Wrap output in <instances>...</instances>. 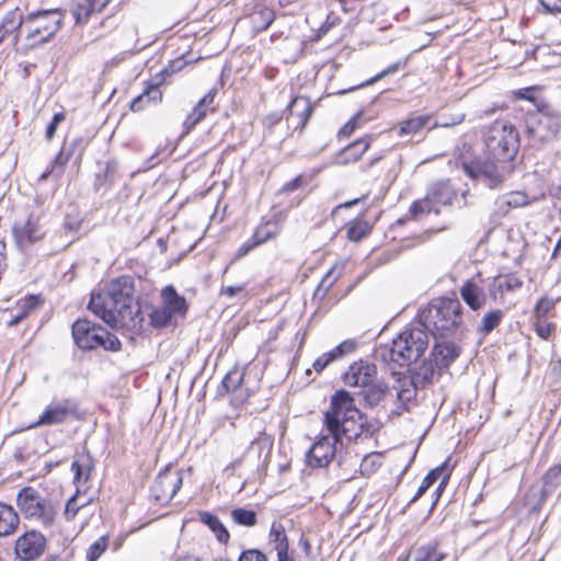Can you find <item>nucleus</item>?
I'll return each mask as SVG.
<instances>
[{"label": "nucleus", "mask_w": 561, "mask_h": 561, "mask_svg": "<svg viewBox=\"0 0 561 561\" xmlns=\"http://www.w3.org/2000/svg\"><path fill=\"white\" fill-rule=\"evenodd\" d=\"M95 2H78L76 8L72 10V15L76 20V23L81 24L87 22L90 14L94 10Z\"/></svg>", "instance_id": "nucleus-45"}, {"label": "nucleus", "mask_w": 561, "mask_h": 561, "mask_svg": "<svg viewBox=\"0 0 561 561\" xmlns=\"http://www.w3.org/2000/svg\"><path fill=\"white\" fill-rule=\"evenodd\" d=\"M504 312L500 309L489 311L485 313L478 327V332L483 335L491 333L503 320Z\"/></svg>", "instance_id": "nucleus-35"}, {"label": "nucleus", "mask_w": 561, "mask_h": 561, "mask_svg": "<svg viewBox=\"0 0 561 561\" xmlns=\"http://www.w3.org/2000/svg\"><path fill=\"white\" fill-rule=\"evenodd\" d=\"M550 373L554 378L561 377V358L552 359L550 363Z\"/></svg>", "instance_id": "nucleus-62"}, {"label": "nucleus", "mask_w": 561, "mask_h": 561, "mask_svg": "<svg viewBox=\"0 0 561 561\" xmlns=\"http://www.w3.org/2000/svg\"><path fill=\"white\" fill-rule=\"evenodd\" d=\"M301 186H302V175H297L291 181H288L287 183H285L282 191L285 193H289V192L298 190Z\"/></svg>", "instance_id": "nucleus-60"}, {"label": "nucleus", "mask_w": 561, "mask_h": 561, "mask_svg": "<svg viewBox=\"0 0 561 561\" xmlns=\"http://www.w3.org/2000/svg\"><path fill=\"white\" fill-rule=\"evenodd\" d=\"M19 515L11 505L0 503V537L10 536L19 526Z\"/></svg>", "instance_id": "nucleus-27"}, {"label": "nucleus", "mask_w": 561, "mask_h": 561, "mask_svg": "<svg viewBox=\"0 0 561 561\" xmlns=\"http://www.w3.org/2000/svg\"><path fill=\"white\" fill-rule=\"evenodd\" d=\"M360 468H362V472H367L369 470H373V468H374V457H371V456L364 457V459L362 461V465H360Z\"/></svg>", "instance_id": "nucleus-64"}, {"label": "nucleus", "mask_w": 561, "mask_h": 561, "mask_svg": "<svg viewBox=\"0 0 561 561\" xmlns=\"http://www.w3.org/2000/svg\"><path fill=\"white\" fill-rule=\"evenodd\" d=\"M369 232V226L366 221H356L347 229V238L357 242L365 238Z\"/></svg>", "instance_id": "nucleus-46"}, {"label": "nucleus", "mask_w": 561, "mask_h": 561, "mask_svg": "<svg viewBox=\"0 0 561 561\" xmlns=\"http://www.w3.org/2000/svg\"><path fill=\"white\" fill-rule=\"evenodd\" d=\"M75 343L82 350L103 347L106 351H118L122 346L116 335L87 319H79L72 324Z\"/></svg>", "instance_id": "nucleus-6"}, {"label": "nucleus", "mask_w": 561, "mask_h": 561, "mask_svg": "<svg viewBox=\"0 0 561 561\" xmlns=\"http://www.w3.org/2000/svg\"><path fill=\"white\" fill-rule=\"evenodd\" d=\"M217 95V89H210L194 106L191 113L187 114L183 127L188 133L195 125L205 118L208 112H214V100Z\"/></svg>", "instance_id": "nucleus-19"}, {"label": "nucleus", "mask_w": 561, "mask_h": 561, "mask_svg": "<svg viewBox=\"0 0 561 561\" xmlns=\"http://www.w3.org/2000/svg\"><path fill=\"white\" fill-rule=\"evenodd\" d=\"M273 437L262 432L259 434L256 438L252 440L251 445L248 448V454H255L260 459L262 454L265 453L263 461H266V458L273 448Z\"/></svg>", "instance_id": "nucleus-32"}, {"label": "nucleus", "mask_w": 561, "mask_h": 561, "mask_svg": "<svg viewBox=\"0 0 561 561\" xmlns=\"http://www.w3.org/2000/svg\"><path fill=\"white\" fill-rule=\"evenodd\" d=\"M446 463H443L442 466L437 467L436 469L432 470L427 476L423 479L421 485L417 489L416 494L411 500L412 502L420 499L427 490L428 488L439 479V477L446 471Z\"/></svg>", "instance_id": "nucleus-39"}, {"label": "nucleus", "mask_w": 561, "mask_h": 561, "mask_svg": "<svg viewBox=\"0 0 561 561\" xmlns=\"http://www.w3.org/2000/svg\"><path fill=\"white\" fill-rule=\"evenodd\" d=\"M485 147L489 154L499 162L510 163L519 149V133L505 122H495L485 136Z\"/></svg>", "instance_id": "nucleus-5"}, {"label": "nucleus", "mask_w": 561, "mask_h": 561, "mask_svg": "<svg viewBox=\"0 0 561 561\" xmlns=\"http://www.w3.org/2000/svg\"><path fill=\"white\" fill-rule=\"evenodd\" d=\"M428 347V335L422 328L403 330L392 341L389 358L399 366H408L421 358Z\"/></svg>", "instance_id": "nucleus-4"}, {"label": "nucleus", "mask_w": 561, "mask_h": 561, "mask_svg": "<svg viewBox=\"0 0 561 561\" xmlns=\"http://www.w3.org/2000/svg\"><path fill=\"white\" fill-rule=\"evenodd\" d=\"M287 110L290 117L299 118V125L301 129L308 123L313 111L310 100L306 96H295L287 106Z\"/></svg>", "instance_id": "nucleus-26"}, {"label": "nucleus", "mask_w": 561, "mask_h": 561, "mask_svg": "<svg viewBox=\"0 0 561 561\" xmlns=\"http://www.w3.org/2000/svg\"><path fill=\"white\" fill-rule=\"evenodd\" d=\"M461 353L455 343H437L432 351L433 360L438 370L447 368Z\"/></svg>", "instance_id": "nucleus-23"}, {"label": "nucleus", "mask_w": 561, "mask_h": 561, "mask_svg": "<svg viewBox=\"0 0 561 561\" xmlns=\"http://www.w3.org/2000/svg\"><path fill=\"white\" fill-rule=\"evenodd\" d=\"M430 116L427 115L408 118L400 124L399 135H416L426 126Z\"/></svg>", "instance_id": "nucleus-36"}, {"label": "nucleus", "mask_w": 561, "mask_h": 561, "mask_svg": "<svg viewBox=\"0 0 561 561\" xmlns=\"http://www.w3.org/2000/svg\"><path fill=\"white\" fill-rule=\"evenodd\" d=\"M242 290V286H227L221 288L220 294L231 298L238 293H241Z\"/></svg>", "instance_id": "nucleus-63"}, {"label": "nucleus", "mask_w": 561, "mask_h": 561, "mask_svg": "<svg viewBox=\"0 0 561 561\" xmlns=\"http://www.w3.org/2000/svg\"><path fill=\"white\" fill-rule=\"evenodd\" d=\"M495 284L500 291H514L523 286V280L515 274H508L496 279Z\"/></svg>", "instance_id": "nucleus-43"}, {"label": "nucleus", "mask_w": 561, "mask_h": 561, "mask_svg": "<svg viewBox=\"0 0 561 561\" xmlns=\"http://www.w3.org/2000/svg\"><path fill=\"white\" fill-rule=\"evenodd\" d=\"M432 211H434L433 206L428 204L425 197L423 199L414 202L410 207V213L413 217H416L420 214H428Z\"/></svg>", "instance_id": "nucleus-52"}, {"label": "nucleus", "mask_w": 561, "mask_h": 561, "mask_svg": "<svg viewBox=\"0 0 561 561\" xmlns=\"http://www.w3.org/2000/svg\"><path fill=\"white\" fill-rule=\"evenodd\" d=\"M348 410H357L354 398L345 390L336 391L331 398L330 409L324 413V426L332 435L348 419Z\"/></svg>", "instance_id": "nucleus-10"}, {"label": "nucleus", "mask_w": 561, "mask_h": 561, "mask_svg": "<svg viewBox=\"0 0 561 561\" xmlns=\"http://www.w3.org/2000/svg\"><path fill=\"white\" fill-rule=\"evenodd\" d=\"M201 522L207 525L216 535L217 539L225 543L229 540V533L216 515L207 512L199 513Z\"/></svg>", "instance_id": "nucleus-30"}, {"label": "nucleus", "mask_w": 561, "mask_h": 561, "mask_svg": "<svg viewBox=\"0 0 561 561\" xmlns=\"http://www.w3.org/2000/svg\"><path fill=\"white\" fill-rule=\"evenodd\" d=\"M46 548V538L39 531L30 530L15 541L14 551L22 561H33L39 558Z\"/></svg>", "instance_id": "nucleus-15"}, {"label": "nucleus", "mask_w": 561, "mask_h": 561, "mask_svg": "<svg viewBox=\"0 0 561 561\" xmlns=\"http://www.w3.org/2000/svg\"><path fill=\"white\" fill-rule=\"evenodd\" d=\"M257 244H254V240L251 238V240L244 242L237 251L236 257L241 259L244 255H247L251 250H253Z\"/></svg>", "instance_id": "nucleus-61"}, {"label": "nucleus", "mask_w": 561, "mask_h": 561, "mask_svg": "<svg viewBox=\"0 0 561 561\" xmlns=\"http://www.w3.org/2000/svg\"><path fill=\"white\" fill-rule=\"evenodd\" d=\"M16 505L25 518L36 519L43 525H50L55 511L50 503L32 486L23 488L16 495Z\"/></svg>", "instance_id": "nucleus-8"}, {"label": "nucleus", "mask_w": 561, "mask_h": 561, "mask_svg": "<svg viewBox=\"0 0 561 561\" xmlns=\"http://www.w3.org/2000/svg\"><path fill=\"white\" fill-rule=\"evenodd\" d=\"M337 444L332 434L321 435L306 454L307 465L311 468L328 467L335 456Z\"/></svg>", "instance_id": "nucleus-13"}, {"label": "nucleus", "mask_w": 561, "mask_h": 561, "mask_svg": "<svg viewBox=\"0 0 561 561\" xmlns=\"http://www.w3.org/2000/svg\"><path fill=\"white\" fill-rule=\"evenodd\" d=\"M557 300L549 297H541L535 306L536 319H543L556 306Z\"/></svg>", "instance_id": "nucleus-47"}, {"label": "nucleus", "mask_w": 561, "mask_h": 561, "mask_svg": "<svg viewBox=\"0 0 561 561\" xmlns=\"http://www.w3.org/2000/svg\"><path fill=\"white\" fill-rule=\"evenodd\" d=\"M93 468L94 461L89 453L80 454L73 460L71 470L73 472V482L77 485L78 492L80 491V488L89 481Z\"/></svg>", "instance_id": "nucleus-22"}, {"label": "nucleus", "mask_w": 561, "mask_h": 561, "mask_svg": "<svg viewBox=\"0 0 561 561\" xmlns=\"http://www.w3.org/2000/svg\"><path fill=\"white\" fill-rule=\"evenodd\" d=\"M421 324L434 335L454 334L462 323V307L458 299H433L421 313Z\"/></svg>", "instance_id": "nucleus-3"}, {"label": "nucleus", "mask_w": 561, "mask_h": 561, "mask_svg": "<svg viewBox=\"0 0 561 561\" xmlns=\"http://www.w3.org/2000/svg\"><path fill=\"white\" fill-rule=\"evenodd\" d=\"M231 517L238 525L252 527L256 524V514L254 511L245 508H234L231 511Z\"/></svg>", "instance_id": "nucleus-40"}, {"label": "nucleus", "mask_w": 561, "mask_h": 561, "mask_svg": "<svg viewBox=\"0 0 561 561\" xmlns=\"http://www.w3.org/2000/svg\"><path fill=\"white\" fill-rule=\"evenodd\" d=\"M496 204L502 213H507L511 208L524 207L529 204L528 197L522 192H512L496 199Z\"/></svg>", "instance_id": "nucleus-29"}, {"label": "nucleus", "mask_w": 561, "mask_h": 561, "mask_svg": "<svg viewBox=\"0 0 561 561\" xmlns=\"http://www.w3.org/2000/svg\"><path fill=\"white\" fill-rule=\"evenodd\" d=\"M65 119V115L62 113H56L49 123V125L46 128V138L50 140L55 134L56 129L59 123H61Z\"/></svg>", "instance_id": "nucleus-58"}, {"label": "nucleus", "mask_w": 561, "mask_h": 561, "mask_svg": "<svg viewBox=\"0 0 561 561\" xmlns=\"http://www.w3.org/2000/svg\"><path fill=\"white\" fill-rule=\"evenodd\" d=\"M161 299V305L149 313L150 324L156 329L168 327L173 319L184 318L188 309L186 299L172 285L162 289Z\"/></svg>", "instance_id": "nucleus-7"}, {"label": "nucleus", "mask_w": 561, "mask_h": 561, "mask_svg": "<svg viewBox=\"0 0 561 561\" xmlns=\"http://www.w3.org/2000/svg\"><path fill=\"white\" fill-rule=\"evenodd\" d=\"M460 295L463 301L472 309H481L486 301V296L482 287L468 280L460 288Z\"/></svg>", "instance_id": "nucleus-25"}, {"label": "nucleus", "mask_w": 561, "mask_h": 561, "mask_svg": "<svg viewBox=\"0 0 561 561\" xmlns=\"http://www.w3.org/2000/svg\"><path fill=\"white\" fill-rule=\"evenodd\" d=\"M23 23H36L31 27L27 34L28 39L36 42H46L51 37L61 24V13L57 9L41 10L30 13L25 19L20 8L9 11L0 23V44L3 39L14 33V41H18V31Z\"/></svg>", "instance_id": "nucleus-2"}, {"label": "nucleus", "mask_w": 561, "mask_h": 561, "mask_svg": "<svg viewBox=\"0 0 561 561\" xmlns=\"http://www.w3.org/2000/svg\"><path fill=\"white\" fill-rule=\"evenodd\" d=\"M417 387H414L413 383H410V380L405 383H402V387L398 389L397 391V398L398 400L404 405L408 402L412 400V398L415 396V389Z\"/></svg>", "instance_id": "nucleus-48"}, {"label": "nucleus", "mask_w": 561, "mask_h": 561, "mask_svg": "<svg viewBox=\"0 0 561 561\" xmlns=\"http://www.w3.org/2000/svg\"><path fill=\"white\" fill-rule=\"evenodd\" d=\"M348 419L344 420V423L336 431V435L334 439L337 440L341 445L343 444V438L351 442L357 439L365 430L364 416L362 412L357 410H348Z\"/></svg>", "instance_id": "nucleus-18"}, {"label": "nucleus", "mask_w": 561, "mask_h": 561, "mask_svg": "<svg viewBox=\"0 0 561 561\" xmlns=\"http://www.w3.org/2000/svg\"><path fill=\"white\" fill-rule=\"evenodd\" d=\"M35 306V299L28 298L22 306L21 310L9 321V327L19 324L28 313V311Z\"/></svg>", "instance_id": "nucleus-50"}, {"label": "nucleus", "mask_w": 561, "mask_h": 561, "mask_svg": "<svg viewBox=\"0 0 561 561\" xmlns=\"http://www.w3.org/2000/svg\"><path fill=\"white\" fill-rule=\"evenodd\" d=\"M355 348L356 342L354 340H345L330 352L334 354V357L337 359L348 353H352Z\"/></svg>", "instance_id": "nucleus-51"}, {"label": "nucleus", "mask_w": 561, "mask_h": 561, "mask_svg": "<svg viewBox=\"0 0 561 561\" xmlns=\"http://www.w3.org/2000/svg\"><path fill=\"white\" fill-rule=\"evenodd\" d=\"M404 66H405V61H397V62L392 64L391 66H389L388 68H386L385 70H382L381 72L377 73L371 79H369L366 82V84H373V83L379 81L380 79L394 73L397 70H399L401 67H404Z\"/></svg>", "instance_id": "nucleus-53"}, {"label": "nucleus", "mask_w": 561, "mask_h": 561, "mask_svg": "<svg viewBox=\"0 0 561 561\" xmlns=\"http://www.w3.org/2000/svg\"><path fill=\"white\" fill-rule=\"evenodd\" d=\"M274 19V9L267 7L265 2L256 3L250 14V22L255 33L265 31L272 24Z\"/></svg>", "instance_id": "nucleus-24"}, {"label": "nucleus", "mask_w": 561, "mask_h": 561, "mask_svg": "<svg viewBox=\"0 0 561 561\" xmlns=\"http://www.w3.org/2000/svg\"><path fill=\"white\" fill-rule=\"evenodd\" d=\"M496 164L490 160H474L462 164L463 172L473 180H482L490 188L500 186L512 172L510 163Z\"/></svg>", "instance_id": "nucleus-9"}, {"label": "nucleus", "mask_w": 561, "mask_h": 561, "mask_svg": "<svg viewBox=\"0 0 561 561\" xmlns=\"http://www.w3.org/2000/svg\"><path fill=\"white\" fill-rule=\"evenodd\" d=\"M78 416V404L71 399L53 400L44 410L39 419L28 428L62 424Z\"/></svg>", "instance_id": "nucleus-11"}, {"label": "nucleus", "mask_w": 561, "mask_h": 561, "mask_svg": "<svg viewBox=\"0 0 561 561\" xmlns=\"http://www.w3.org/2000/svg\"><path fill=\"white\" fill-rule=\"evenodd\" d=\"M238 561H268L267 557L256 549L243 551Z\"/></svg>", "instance_id": "nucleus-56"}, {"label": "nucleus", "mask_w": 561, "mask_h": 561, "mask_svg": "<svg viewBox=\"0 0 561 561\" xmlns=\"http://www.w3.org/2000/svg\"><path fill=\"white\" fill-rule=\"evenodd\" d=\"M88 503H89V501H84V502L79 503L78 502V496L73 495L71 499H69V501L66 504V508H65V516H66V518L68 520L73 519L75 516L77 515L78 511L81 507L85 506Z\"/></svg>", "instance_id": "nucleus-49"}, {"label": "nucleus", "mask_w": 561, "mask_h": 561, "mask_svg": "<svg viewBox=\"0 0 561 561\" xmlns=\"http://www.w3.org/2000/svg\"><path fill=\"white\" fill-rule=\"evenodd\" d=\"M377 375L375 364L359 360L353 363L343 375V381L346 386L357 387L360 390L374 382Z\"/></svg>", "instance_id": "nucleus-16"}, {"label": "nucleus", "mask_w": 561, "mask_h": 561, "mask_svg": "<svg viewBox=\"0 0 561 561\" xmlns=\"http://www.w3.org/2000/svg\"><path fill=\"white\" fill-rule=\"evenodd\" d=\"M436 368L435 363H423L414 371L410 383H413L414 387H425L427 383L432 382Z\"/></svg>", "instance_id": "nucleus-33"}, {"label": "nucleus", "mask_w": 561, "mask_h": 561, "mask_svg": "<svg viewBox=\"0 0 561 561\" xmlns=\"http://www.w3.org/2000/svg\"><path fill=\"white\" fill-rule=\"evenodd\" d=\"M89 309L112 328H140L142 316L134 301V285L129 277L112 280L105 290L92 293Z\"/></svg>", "instance_id": "nucleus-1"}, {"label": "nucleus", "mask_w": 561, "mask_h": 561, "mask_svg": "<svg viewBox=\"0 0 561 561\" xmlns=\"http://www.w3.org/2000/svg\"><path fill=\"white\" fill-rule=\"evenodd\" d=\"M270 537L275 542V549L278 554L288 553V540L285 528L282 524L273 523L270 530Z\"/></svg>", "instance_id": "nucleus-37"}, {"label": "nucleus", "mask_w": 561, "mask_h": 561, "mask_svg": "<svg viewBox=\"0 0 561 561\" xmlns=\"http://www.w3.org/2000/svg\"><path fill=\"white\" fill-rule=\"evenodd\" d=\"M535 330H536V333L541 337V339H548L550 335H551V332L553 330V325L542 319H537L536 323H535Z\"/></svg>", "instance_id": "nucleus-55"}, {"label": "nucleus", "mask_w": 561, "mask_h": 561, "mask_svg": "<svg viewBox=\"0 0 561 561\" xmlns=\"http://www.w3.org/2000/svg\"><path fill=\"white\" fill-rule=\"evenodd\" d=\"M333 360H336V358L334 357V354H332L331 352H328V353H324L322 354L321 356H319L314 362H313V369L317 371V373H321L330 363H332Z\"/></svg>", "instance_id": "nucleus-54"}, {"label": "nucleus", "mask_w": 561, "mask_h": 561, "mask_svg": "<svg viewBox=\"0 0 561 561\" xmlns=\"http://www.w3.org/2000/svg\"><path fill=\"white\" fill-rule=\"evenodd\" d=\"M357 127V117L351 118L339 131L340 137H348Z\"/></svg>", "instance_id": "nucleus-59"}, {"label": "nucleus", "mask_w": 561, "mask_h": 561, "mask_svg": "<svg viewBox=\"0 0 561 561\" xmlns=\"http://www.w3.org/2000/svg\"><path fill=\"white\" fill-rule=\"evenodd\" d=\"M537 12L559 14L561 13V2H539Z\"/></svg>", "instance_id": "nucleus-57"}, {"label": "nucleus", "mask_w": 561, "mask_h": 561, "mask_svg": "<svg viewBox=\"0 0 561 561\" xmlns=\"http://www.w3.org/2000/svg\"><path fill=\"white\" fill-rule=\"evenodd\" d=\"M388 392L386 385L381 382H371L369 386L359 390L358 396L365 402L366 405L374 408L385 400Z\"/></svg>", "instance_id": "nucleus-28"}, {"label": "nucleus", "mask_w": 561, "mask_h": 561, "mask_svg": "<svg viewBox=\"0 0 561 561\" xmlns=\"http://www.w3.org/2000/svg\"><path fill=\"white\" fill-rule=\"evenodd\" d=\"M183 483L182 472L165 468L160 471L150 488V495L159 503H168L173 499Z\"/></svg>", "instance_id": "nucleus-12"}, {"label": "nucleus", "mask_w": 561, "mask_h": 561, "mask_svg": "<svg viewBox=\"0 0 561 561\" xmlns=\"http://www.w3.org/2000/svg\"><path fill=\"white\" fill-rule=\"evenodd\" d=\"M445 558L446 553L438 549V542L432 541L416 550L415 561H443Z\"/></svg>", "instance_id": "nucleus-34"}, {"label": "nucleus", "mask_w": 561, "mask_h": 561, "mask_svg": "<svg viewBox=\"0 0 561 561\" xmlns=\"http://www.w3.org/2000/svg\"><path fill=\"white\" fill-rule=\"evenodd\" d=\"M108 538L102 536L92 542L87 551L88 561H96L107 549Z\"/></svg>", "instance_id": "nucleus-44"}, {"label": "nucleus", "mask_w": 561, "mask_h": 561, "mask_svg": "<svg viewBox=\"0 0 561 561\" xmlns=\"http://www.w3.org/2000/svg\"><path fill=\"white\" fill-rule=\"evenodd\" d=\"M162 100V91L160 90L158 84L150 85L144 93L138 95L130 104V108L134 112L141 111L145 104L149 101L152 102H161Z\"/></svg>", "instance_id": "nucleus-31"}, {"label": "nucleus", "mask_w": 561, "mask_h": 561, "mask_svg": "<svg viewBox=\"0 0 561 561\" xmlns=\"http://www.w3.org/2000/svg\"><path fill=\"white\" fill-rule=\"evenodd\" d=\"M243 376V371L238 368L230 370L222 380V388H225L227 392L236 391L240 387Z\"/></svg>", "instance_id": "nucleus-42"}, {"label": "nucleus", "mask_w": 561, "mask_h": 561, "mask_svg": "<svg viewBox=\"0 0 561 561\" xmlns=\"http://www.w3.org/2000/svg\"><path fill=\"white\" fill-rule=\"evenodd\" d=\"M279 230L277 227H271L268 224L261 225L254 231L252 239L254 244H263L268 240L274 239L278 234Z\"/></svg>", "instance_id": "nucleus-41"}, {"label": "nucleus", "mask_w": 561, "mask_h": 561, "mask_svg": "<svg viewBox=\"0 0 561 561\" xmlns=\"http://www.w3.org/2000/svg\"><path fill=\"white\" fill-rule=\"evenodd\" d=\"M456 193L448 181H438L427 191L425 198L433 206L434 213L438 214L442 206L450 205Z\"/></svg>", "instance_id": "nucleus-20"}, {"label": "nucleus", "mask_w": 561, "mask_h": 561, "mask_svg": "<svg viewBox=\"0 0 561 561\" xmlns=\"http://www.w3.org/2000/svg\"><path fill=\"white\" fill-rule=\"evenodd\" d=\"M370 137H363L343 148L335 158V162L341 165L354 163L368 150Z\"/></svg>", "instance_id": "nucleus-21"}, {"label": "nucleus", "mask_w": 561, "mask_h": 561, "mask_svg": "<svg viewBox=\"0 0 561 561\" xmlns=\"http://www.w3.org/2000/svg\"><path fill=\"white\" fill-rule=\"evenodd\" d=\"M12 233L20 250H25L28 245L41 241L45 234L38 221L32 217L23 224L14 225Z\"/></svg>", "instance_id": "nucleus-17"}, {"label": "nucleus", "mask_w": 561, "mask_h": 561, "mask_svg": "<svg viewBox=\"0 0 561 561\" xmlns=\"http://www.w3.org/2000/svg\"><path fill=\"white\" fill-rule=\"evenodd\" d=\"M526 133L534 140L543 142L554 137L559 131V122L547 114H534L526 118Z\"/></svg>", "instance_id": "nucleus-14"}, {"label": "nucleus", "mask_w": 561, "mask_h": 561, "mask_svg": "<svg viewBox=\"0 0 561 561\" xmlns=\"http://www.w3.org/2000/svg\"><path fill=\"white\" fill-rule=\"evenodd\" d=\"M561 483V465H554L543 476L542 494L552 493Z\"/></svg>", "instance_id": "nucleus-38"}]
</instances>
